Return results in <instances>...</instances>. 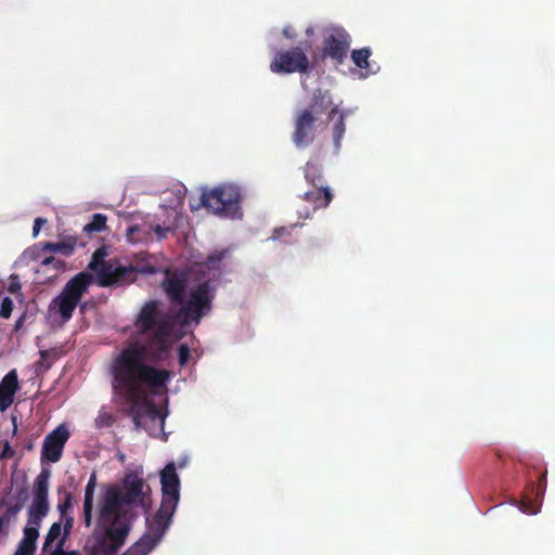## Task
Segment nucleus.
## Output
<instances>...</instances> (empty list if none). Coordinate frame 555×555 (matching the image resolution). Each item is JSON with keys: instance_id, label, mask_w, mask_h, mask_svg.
<instances>
[{"instance_id": "obj_1", "label": "nucleus", "mask_w": 555, "mask_h": 555, "mask_svg": "<svg viewBox=\"0 0 555 555\" xmlns=\"http://www.w3.org/2000/svg\"><path fill=\"white\" fill-rule=\"evenodd\" d=\"M175 321L159 300L145 301L133 322L138 334L146 335L145 343L131 341L112 359L113 390L130 405H139L146 400L147 390L157 392L169 383L171 372L146 360L160 363L169 358Z\"/></svg>"}, {"instance_id": "obj_2", "label": "nucleus", "mask_w": 555, "mask_h": 555, "mask_svg": "<svg viewBox=\"0 0 555 555\" xmlns=\"http://www.w3.org/2000/svg\"><path fill=\"white\" fill-rule=\"evenodd\" d=\"M144 488L150 490L143 478L134 472L127 473L121 481V487L113 486L104 493L96 525L114 534L116 530H125L124 539L127 540L131 530V522L127 518L125 507H147L150 499Z\"/></svg>"}, {"instance_id": "obj_3", "label": "nucleus", "mask_w": 555, "mask_h": 555, "mask_svg": "<svg viewBox=\"0 0 555 555\" xmlns=\"http://www.w3.org/2000/svg\"><path fill=\"white\" fill-rule=\"evenodd\" d=\"M216 296V291L209 281H205L191 288L189 297L184 296L183 304L175 313V320L181 326H188L191 323L199 324L202 319L207 315L212 309V301Z\"/></svg>"}, {"instance_id": "obj_4", "label": "nucleus", "mask_w": 555, "mask_h": 555, "mask_svg": "<svg viewBox=\"0 0 555 555\" xmlns=\"http://www.w3.org/2000/svg\"><path fill=\"white\" fill-rule=\"evenodd\" d=\"M241 191L237 186L223 184L203 192L201 204L215 215L227 218L241 217Z\"/></svg>"}, {"instance_id": "obj_5", "label": "nucleus", "mask_w": 555, "mask_h": 555, "mask_svg": "<svg viewBox=\"0 0 555 555\" xmlns=\"http://www.w3.org/2000/svg\"><path fill=\"white\" fill-rule=\"evenodd\" d=\"M160 485L162 503L152 519L170 527L180 501V479L173 462L168 463L160 472Z\"/></svg>"}, {"instance_id": "obj_6", "label": "nucleus", "mask_w": 555, "mask_h": 555, "mask_svg": "<svg viewBox=\"0 0 555 555\" xmlns=\"http://www.w3.org/2000/svg\"><path fill=\"white\" fill-rule=\"evenodd\" d=\"M91 283V275L80 272L72 278L62 289L61 294L51 302V308L56 309L62 322H68L79 301Z\"/></svg>"}, {"instance_id": "obj_7", "label": "nucleus", "mask_w": 555, "mask_h": 555, "mask_svg": "<svg viewBox=\"0 0 555 555\" xmlns=\"http://www.w3.org/2000/svg\"><path fill=\"white\" fill-rule=\"evenodd\" d=\"M50 470L43 468L36 477L34 482V498L27 512V522L35 526H40L43 518L48 515L50 505L48 501L49 495V479Z\"/></svg>"}, {"instance_id": "obj_8", "label": "nucleus", "mask_w": 555, "mask_h": 555, "mask_svg": "<svg viewBox=\"0 0 555 555\" xmlns=\"http://www.w3.org/2000/svg\"><path fill=\"white\" fill-rule=\"evenodd\" d=\"M309 59L300 47L278 51L270 63V70L274 74L307 73Z\"/></svg>"}, {"instance_id": "obj_9", "label": "nucleus", "mask_w": 555, "mask_h": 555, "mask_svg": "<svg viewBox=\"0 0 555 555\" xmlns=\"http://www.w3.org/2000/svg\"><path fill=\"white\" fill-rule=\"evenodd\" d=\"M124 534L125 530H116L114 534L96 525L91 534L89 555H115L126 542Z\"/></svg>"}, {"instance_id": "obj_10", "label": "nucleus", "mask_w": 555, "mask_h": 555, "mask_svg": "<svg viewBox=\"0 0 555 555\" xmlns=\"http://www.w3.org/2000/svg\"><path fill=\"white\" fill-rule=\"evenodd\" d=\"M135 279V269L132 266H120L112 260L102 262L98 270V283L100 286H120Z\"/></svg>"}, {"instance_id": "obj_11", "label": "nucleus", "mask_w": 555, "mask_h": 555, "mask_svg": "<svg viewBox=\"0 0 555 555\" xmlns=\"http://www.w3.org/2000/svg\"><path fill=\"white\" fill-rule=\"evenodd\" d=\"M189 273L183 269L166 270L160 286L171 305L183 304Z\"/></svg>"}, {"instance_id": "obj_12", "label": "nucleus", "mask_w": 555, "mask_h": 555, "mask_svg": "<svg viewBox=\"0 0 555 555\" xmlns=\"http://www.w3.org/2000/svg\"><path fill=\"white\" fill-rule=\"evenodd\" d=\"M318 120V116H312L311 112L298 111L292 134V141L297 147H308L314 141Z\"/></svg>"}, {"instance_id": "obj_13", "label": "nucleus", "mask_w": 555, "mask_h": 555, "mask_svg": "<svg viewBox=\"0 0 555 555\" xmlns=\"http://www.w3.org/2000/svg\"><path fill=\"white\" fill-rule=\"evenodd\" d=\"M145 533L132 544L122 555H149V553L162 541L169 527L156 520L146 518Z\"/></svg>"}, {"instance_id": "obj_14", "label": "nucleus", "mask_w": 555, "mask_h": 555, "mask_svg": "<svg viewBox=\"0 0 555 555\" xmlns=\"http://www.w3.org/2000/svg\"><path fill=\"white\" fill-rule=\"evenodd\" d=\"M350 42L351 37L344 28H333L324 38L323 56L336 61L337 64H343L347 56Z\"/></svg>"}, {"instance_id": "obj_15", "label": "nucleus", "mask_w": 555, "mask_h": 555, "mask_svg": "<svg viewBox=\"0 0 555 555\" xmlns=\"http://www.w3.org/2000/svg\"><path fill=\"white\" fill-rule=\"evenodd\" d=\"M70 437L65 424L59 425L46 436L41 449V461L56 463L61 460L64 447Z\"/></svg>"}, {"instance_id": "obj_16", "label": "nucleus", "mask_w": 555, "mask_h": 555, "mask_svg": "<svg viewBox=\"0 0 555 555\" xmlns=\"http://www.w3.org/2000/svg\"><path fill=\"white\" fill-rule=\"evenodd\" d=\"M333 105L332 95L328 90H321L317 89L313 92V98L308 107L302 108L301 111H309L311 112L312 116H318V119H320L321 115H323L328 108V119H333L336 114L339 113L338 107Z\"/></svg>"}, {"instance_id": "obj_17", "label": "nucleus", "mask_w": 555, "mask_h": 555, "mask_svg": "<svg viewBox=\"0 0 555 555\" xmlns=\"http://www.w3.org/2000/svg\"><path fill=\"white\" fill-rule=\"evenodd\" d=\"M18 389V376L15 370L10 371L0 382V411H7L14 401Z\"/></svg>"}, {"instance_id": "obj_18", "label": "nucleus", "mask_w": 555, "mask_h": 555, "mask_svg": "<svg viewBox=\"0 0 555 555\" xmlns=\"http://www.w3.org/2000/svg\"><path fill=\"white\" fill-rule=\"evenodd\" d=\"M96 487V474L92 473L85 488L83 496V521L87 527L92 524L93 496Z\"/></svg>"}, {"instance_id": "obj_19", "label": "nucleus", "mask_w": 555, "mask_h": 555, "mask_svg": "<svg viewBox=\"0 0 555 555\" xmlns=\"http://www.w3.org/2000/svg\"><path fill=\"white\" fill-rule=\"evenodd\" d=\"M314 190L307 191L304 195L305 201L314 205V208L327 207L333 199L330 188L313 186Z\"/></svg>"}, {"instance_id": "obj_20", "label": "nucleus", "mask_w": 555, "mask_h": 555, "mask_svg": "<svg viewBox=\"0 0 555 555\" xmlns=\"http://www.w3.org/2000/svg\"><path fill=\"white\" fill-rule=\"evenodd\" d=\"M305 179L312 186L328 188L322 173L321 166L317 163L308 162L304 168Z\"/></svg>"}, {"instance_id": "obj_21", "label": "nucleus", "mask_w": 555, "mask_h": 555, "mask_svg": "<svg viewBox=\"0 0 555 555\" xmlns=\"http://www.w3.org/2000/svg\"><path fill=\"white\" fill-rule=\"evenodd\" d=\"M372 54V51L369 47L352 50L351 60L356 64L357 67L361 69H369V59Z\"/></svg>"}, {"instance_id": "obj_22", "label": "nucleus", "mask_w": 555, "mask_h": 555, "mask_svg": "<svg viewBox=\"0 0 555 555\" xmlns=\"http://www.w3.org/2000/svg\"><path fill=\"white\" fill-rule=\"evenodd\" d=\"M107 217L103 214H94L92 220L85 224L82 231L85 233L102 232L106 229Z\"/></svg>"}, {"instance_id": "obj_23", "label": "nucleus", "mask_w": 555, "mask_h": 555, "mask_svg": "<svg viewBox=\"0 0 555 555\" xmlns=\"http://www.w3.org/2000/svg\"><path fill=\"white\" fill-rule=\"evenodd\" d=\"M346 131V125H345V114L343 112L339 113L338 119L336 120L332 134H333V141L336 151H339L341 146V139Z\"/></svg>"}, {"instance_id": "obj_24", "label": "nucleus", "mask_w": 555, "mask_h": 555, "mask_svg": "<svg viewBox=\"0 0 555 555\" xmlns=\"http://www.w3.org/2000/svg\"><path fill=\"white\" fill-rule=\"evenodd\" d=\"M40 359L36 363V371L39 372H46L51 366L53 361L55 360V351L54 350H41L39 352Z\"/></svg>"}, {"instance_id": "obj_25", "label": "nucleus", "mask_w": 555, "mask_h": 555, "mask_svg": "<svg viewBox=\"0 0 555 555\" xmlns=\"http://www.w3.org/2000/svg\"><path fill=\"white\" fill-rule=\"evenodd\" d=\"M39 527L33 524H28L25 526L23 530V541L31 546L37 547V539L39 537Z\"/></svg>"}, {"instance_id": "obj_26", "label": "nucleus", "mask_w": 555, "mask_h": 555, "mask_svg": "<svg viewBox=\"0 0 555 555\" xmlns=\"http://www.w3.org/2000/svg\"><path fill=\"white\" fill-rule=\"evenodd\" d=\"M61 532H62L61 521L53 522L44 538L43 550L49 548L55 542V540L59 539V537L61 535Z\"/></svg>"}, {"instance_id": "obj_27", "label": "nucleus", "mask_w": 555, "mask_h": 555, "mask_svg": "<svg viewBox=\"0 0 555 555\" xmlns=\"http://www.w3.org/2000/svg\"><path fill=\"white\" fill-rule=\"evenodd\" d=\"M78 243V238L76 236H69L61 242H57V253L69 256L74 253Z\"/></svg>"}, {"instance_id": "obj_28", "label": "nucleus", "mask_w": 555, "mask_h": 555, "mask_svg": "<svg viewBox=\"0 0 555 555\" xmlns=\"http://www.w3.org/2000/svg\"><path fill=\"white\" fill-rule=\"evenodd\" d=\"M546 469L540 475L535 489V501L541 502L546 490Z\"/></svg>"}, {"instance_id": "obj_29", "label": "nucleus", "mask_w": 555, "mask_h": 555, "mask_svg": "<svg viewBox=\"0 0 555 555\" xmlns=\"http://www.w3.org/2000/svg\"><path fill=\"white\" fill-rule=\"evenodd\" d=\"M227 255V250H216L207 256L205 264L207 267H215L216 264L220 263Z\"/></svg>"}, {"instance_id": "obj_30", "label": "nucleus", "mask_w": 555, "mask_h": 555, "mask_svg": "<svg viewBox=\"0 0 555 555\" xmlns=\"http://www.w3.org/2000/svg\"><path fill=\"white\" fill-rule=\"evenodd\" d=\"M144 413L151 421H160L162 424L164 423V416H162L160 411L154 403H149Z\"/></svg>"}, {"instance_id": "obj_31", "label": "nucleus", "mask_w": 555, "mask_h": 555, "mask_svg": "<svg viewBox=\"0 0 555 555\" xmlns=\"http://www.w3.org/2000/svg\"><path fill=\"white\" fill-rule=\"evenodd\" d=\"M73 507V494L70 492L65 493V499L57 505V509L62 517Z\"/></svg>"}, {"instance_id": "obj_32", "label": "nucleus", "mask_w": 555, "mask_h": 555, "mask_svg": "<svg viewBox=\"0 0 555 555\" xmlns=\"http://www.w3.org/2000/svg\"><path fill=\"white\" fill-rule=\"evenodd\" d=\"M22 284L20 282V276L15 273L11 274L9 278L8 292L11 294H16L21 291Z\"/></svg>"}, {"instance_id": "obj_33", "label": "nucleus", "mask_w": 555, "mask_h": 555, "mask_svg": "<svg viewBox=\"0 0 555 555\" xmlns=\"http://www.w3.org/2000/svg\"><path fill=\"white\" fill-rule=\"evenodd\" d=\"M180 365H185L190 359V348L186 344H181L178 348Z\"/></svg>"}, {"instance_id": "obj_34", "label": "nucleus", "mask_w": 555, "mask_h": 555, "mask_svg": "<svg viewBox=\"0 0 555 555\" xmlns=\"http://www.w3.org/2000/svg\"><path fill=\"white\" fill-rule=\"evenodd\" d=\"M35 551L36 546H31L24 542L23 540H21L14 555H34Z\"/></svg>"}, {"instance_id": "obj_35", "label": "nucleus", "mask_w": 555, "mask_h": 555, "mask_svg": "<svg viewBox=\"0 0 555 555\" xmlns=\"http://www.w3.org/2000/svg\"><path fill=\"white\" fill-rule=\"evenodd\" d=\"M105 255H106V251L104 248L96 249L92 256V261L89 264V268L92 270H95L98 261H101V263L104 262L102 259L105 257Z\"/></svg>"}, {"instance_id": "obj_36", "label": "nucleus", "mask_w": 555, "mask_h": 555, "mask_svg": "<svg viewBox=\"0 0 555 555\" xmlns=\"http://www.w3.org/2000/svg\"><path fill=\"white\" fill-rule=\"evenodd\" d=\"M296 224H293L291 228H286V227H281V228H278V229H274L272 235H271V238L272 240H281L283 236L285 235H289L291 233V229L295 228Z\"/></svg>"}, {"instance_id": "obj_37", "label": "nucleus", "mask_w": 555, "mask_h": 555, "mask_svg": "<svg viewBox=\"0 0 555 555\" xmlns=\"http://www.w3.org/2000/svg\"><path fill=\"white\" fill-rule=\"evenodd\" d=\"M50 264H52L55 270H60L64 266L62 260L55 259L53 256L47 257L42 260V266Z\"/></svg>"}, {"instance_id": "obj_38", "label": "nucleus", "mask_w": 555, "mask_h": 555, "mask_svg": "<svg viewBox=\"0 0 555 555\" xmlns=\"http://www.w3.org/2000/svg\"><path fill=\"white\" fill-rule=\"evenodd\" d=\"M14 455L15 451L11 448L10 443L5 441L0 454V460L12 459Z\"/></svg>"}, {"instance_id": "obj_39", "label": "nucleus", "mask_w": 555, "mask_h": 555, "mask_svg": "<svg viewBox=\"0 0 555 555\" xmlns=\"http://www.w3.org/2000/svg\"><path fill=\"white\" fill-rule=\"evenodd\" d=\"M98 427L111 426L113 424V417L109 414H104L95 420Z\"/></svg>"}, {"instance_id": "obj_40", "label": "nucleus", "mask_w": 555, "mask_h": 555, "mask_svg": "<svg viewBox=\"0 0 555 555\" xmlns=\"http://www.w3.org/2000/svg\"><path fill=\"white\" fill-rule=\"evenodd\" d=\"M22 508H23L22 503H15V504L9 505L7 508V515L9 517H15L22 511Z\"/></svg>"}, {"instance_id": "obj_41", "label": "nucleus", "mask_w": 555, "mask_h": 555, "mask_svg": "<svg viewBox=\"0 0 555 555\" xmlns=\"http://www.w3.org/2000/svg\"><path fill=\"white\" fill-rule=\"evenodd\" d=\"M65 517V522H64V535L61 540L65 541L66 537L69 534L72 528H73V524H74V518L72 516H64Z\"/></svg>"}, {"instance_id": "obj_42", "label": "nucleus", "mask_w": 555, "mask_h": 555, "mask_svg": "<svg viewBox=\"0 0 555 555\" xmlns=\"http://www.w3.org/2000/svg\"><path fill=\"white\" fill-rule=\"evenodd\" d=\"M46 223H47V219H44V218L38 217L35 219L34 227H33V235L35 237L39 234L41 227Z\"/></svg>"}, {"instance_id": "obj_43", "label": "nucleus", "mask_w": 555, "mask_h": 555, "mask_svg": "<svg viewBox=\"0 0 555 555\" xmlns=\"http://www.w3.org/2000/svg\"><path fill=\"white\" fill-rule=\"evenodd\" d=\"M153 230L159 240L165 238L167 236V234L171 231L170 228H164L159 224L154 227Z\"/></svg>"}, {"instance_id": "obj_44", "label": "nucleus", "mask_w": 555, "mask_h": 555, "mask_svg": "<svg viewBox=\"0 0 555 555\" xmlns=\"http://www.w3.org/2000/svg\"><path fill=\"white\" fill-rule=\"evenodd\" d=\"M530 505H531V503L529 501H522L520 508L525 513L535 514L537 509L532 508Z\"/></svg>"}, {"instance_id": "obj_45", "label": "nucleus", "mask_w": 555, "mask_h": 555, "mask_svg": "<svg viewBox=\"0 0 555 555\" xmlns=\"http://www.w3.org/2000/svg\"><path fill=\"white\" fill-rule=\"evenodd\" d=\"M283 35L288 39H294L296 37V33L291 26H285L283 28Z\"/></svg>"}, {"instance_id": "obj_46", "label": "nucleus", "mask_w": 555, "mask_h": 555, "mask_svg": "<svg viewBox=\"0 0 555 555\" xmlns=\"http://www.w3.org/2000/svg\"><path fill=\"white\" fill-rule=\"evenodd\" d=\"M44 249L49 250V251L57 253V242L56 243H52V242L46 243Z\"/></svg>"}, {"instance_id": "obj_47", "label": "nucleus", "mask_w": 555, "mask_h": 555, "mask_svg": "<svg viewBox=\"0 0 555 555\" xmlns=\"http://www.w3.org/2000/svg\"><path fill=\"white\" fill-rule=\"evenodd\" d=\"M63 544H64V541L61 540L57 545V548L55 551H53L51 553V555H67V553L62 550Z\"/></svg>"}, {"instance_id": "obj_48", "label": "nucleus", "mask_w": 555, "mask_h": 555, "mask_svg": "<svg viewBox=\"0 0 555 555\" xmlns=\"http://www.w3.org/2000/svg\"><path fill=\"white\" fill-rule=\"evenodd\" d=\"M133 422L137 427H141V415L139 413L133 415Z\"/></svg>"}, {"instance_id": "obj_49", "label": "nucleus", "mask_w": 555, "mask_h": 555, "mask_svg": "<svg viewBox=\"0 0 555 555\" xmlns=\"http://www.w3.org/2000/svg\"><path fill=\"white\" fill-rule=\"evenodd\" d=\"M23 323H24V317H21L16 323H15V328L18 330L20 327L23 326Z\"/></svg>"}, {"instance_id": "obj_50", "label": "nucleus", "mask_w": 555, "mask_h": 555, "mask_svg": "<svg viewBox=\"0 0 555 555\" xmlns=\"http://www.w3.org/2000/svg\"><path fill=\"white\" fill-rule=\"evenodd\" d=\"M313 33H314V31H313V28H311V27H309V28H307V29H306V35H307V36H312V35H313Z\"/></svg>"}, {"instance_id": "obj_51", "label": "nucleus", "mask_w": 555, "mask_h": 555, "mask_svg": "<svg viewBox=\"0 0 555 555\" xmlns=\"http://www.w3.org/2000/svg\"><path fill=\"white\" fill-rule=\"evenodd\" d=\"M3 526H4V520L2 518H0V532L2 531L3 529Z\"/></svg>"}, {"instance_id": "obj_52", "label": "nucleus", "mask_w": 555, "mask_h": 555, "mask_svg": "<svg viewBox=\"0 0 555 555\" xmlns=\"http://www.w3.org/2000/svg\"><path fill=\"white\" fill-rule=\"evenodd\" d=\"M137 230H138V228H137V227H131V228L129 229V233H132V232H134V231H137Z\"/></svg>"}, {"instance_id": "obj_53", "label": "nucleus", "mask_w": 555, "mask_h": 555, "mask_svg": "<svg viewBox=\"0 0 555 555\" xmlns=\"http://www.w3.org/2000/svg\"><path fill=\"white\" fill-rule=\"evenodd\" d=\"M16 430H17V426H16V424H14V430L13 431L16 433Z\"/></svg>"}]
</instances>
